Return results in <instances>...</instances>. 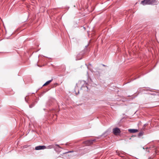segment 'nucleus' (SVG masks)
Returning <instances> with one entry per match:
<instances>
[{
    "instance_id": "423d86ee",
    "label": "nucleus",
    "mask_w": 159,
    "mask_h": 159,
    "mask_svg": "<svg viewBox=\"0 0 159 159\" xmlns=\"http://www.w3.org/2000/svg\"><path fill=\"white\" fill-rule=\"evenodd\" d=\"M129 131L131 133H134L138 131V130L136 129H129Z\"/></svg>"
},
{
    "instance_id": "f03ea898",
    "label": "nucleus",
    "mask_w": 159,
    "mask_h": 159,
    "mask_svg": "<svg viewBox=\"0 0 159 159\" xmlns=\"http://www.w3.org/2000/svg\"><path fill=\"white\" fill-rule=\"evenodd\" d=\"M53 148L55 151L58 152H60L61 151V148L57 144L50 145V148Z\"/></svg>"
},
{
    "instance_id": "0eeeda50",
    "label": "nucleus",
    "mask_w": 159,
    "mask_h": 159,
    "mask_svg": "<svg viewBox=\"0 0 159 159\" xmlns=\"http://www.w3.org/2000/svg\"><path fill=\"white\" fill-rule=\"evenodd\" d=\"M50 84V80L47 81L45 83L43 84V86H45Z\"/></svg>"
},
{
    "instance_id": "6e6552de",
    "label": "nucleus",
    "mask_w": 159,
    "mask_h": 159,
    "mask_svg": "<svg viewBox=\"0 0 159 159\" xmlns=\"http://www.w3.org/2000/svg\"><path fill=\"white\" fill-rule=\"evenodd\" d=\"M34 105V103H33L29 105V107L30 108H31L33 107Z\"/></svg>"
},
{
    "instance_id": "7ed1b4c3",
    "label": "nucleus",
    "mask_w": 159,
    "mask_h": 159,
    "mask_svg": "<svg viewBox=\"0 0 159 159\" xmlns=\"http://www.w3.org/2000/svg\"><path fill=\"white\" fill-rule=\"evenodd\" d=\"M113 134L116 135H119L120 133V129L117 128H114L113 129Z\"/></svg>"
},
{
    "instance_id": "1a4fd4ad",
    "label": "nucleus",
    "mask_w": 159,
    "mask_h": 159,
    "mask_svg": "<svg viewBox=\"0 0 159 159\" xmlns=\"http://www.w3.org/2000/svg\"><path fill=\"white\" fill-rule=\"evenodd\" d=\"M57 84H54V85L53 86V85H52V88H53V87H55L56 86H57Z\"/></svg>"
},
{
    "instance_id": "20e7f679",
    "label": "nucleus",
    "mask_w": 159,
    "mask_h": 159,
    "mask_svg": "<svg viewBox=\"0 0 159 159\" xmlns=\"http://www.w3.org/2000/svg\"><path fill=\"white\" fill-rule=\"evenodd\" d=\"M47 148L44 145H40L36 146L35 147L36 150H43Z\"/></svg>"
},
{
    "instance_id": "f257e3e1",
    "label": "nucleus",
    "mask_w": 159,
    "mask_h": 159,
    "mask_svg": "<svg viewBox=\"0 0 159 159\" xmlns=\"http://www.w3.org/2000/svg\"><path fill=\"white\" fill-rule=\"evenodd\" d=\"M156 2L155 0H144L141 2V3L143 5L152 4Z\"/></svg>"
},
{
    "instance_id": "9d476101",
    "label": "nucleus",
    "mask_w": 159,
    "mask_h": 159,
    "mask_svg": "<svg viewBox=\"0 0 159 159\" xmlns=\"http://www.w3.org/2000/svg\"><path fill=\"white\" fill-rule=\"evenodd\" d=\"M67 152L65 153H68V152Z\"/></svg>"
},
{
    "instance_id": "39448f33",
    "label": "nucleus",
    "mask_w": 159,
    "mask_h": 159,
    "mask_svg": "<svg viewBox=\"0 0 159 159\" xmlns=\"http://www.w3.org/2000/svg\"><path fill=\"white\" fill-rule=\"evenodd\" d=\"M95 139L88 140L85 142V143L88 146L90 145L95 142Z\"/></svg>"
}]
</instances>
